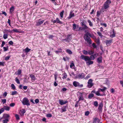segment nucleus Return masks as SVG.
I'll return each instance as SVG.
<instances>
[{
  "label": "nucleus",
  "mask_w": 123,
  "mask_h": 123,
  "mask_svg": "<svg viewBox=\"0 0 123 123\" xmlns=\"http://www.w3.org/2000/svg\"><path fill=\"white\" fill-rule=\"evenodd\" d=\"M66 52L69 54H72V52L70 49H67L66 50Z\"/></svg>",
  "instance_id": "nucleus-29"
},
{
  "label": "nucleus",
  "mask_w": 123,
  "mask_h": 123,
  "mask_svg": "<svg viewBox=\"0 0 123 123\" xmlns=\"http://www.w3.org/2000/svg\"><path fill=\"white\" fill-rule=\"evenodd\" d=\"M9 121L8 118L5 119L3 120L2 122L3 123H7V122Z\"/></svg>",
  "instance_id": "nucleus-28"
},
{
  "label": "nucleus",
  "mask_w": 123,
  "mask_h": 123,
  "mask_svg": "<svg viewBox=\"0 0 123 123\" xmlns=\"http://www.w3.org/2000/svg\"><path fill=\"white\" fill-rule=\"evenodd\" d=\"M8 32L11 33L12 32V31H10L6 29H5L3 31V33L5 34H7L8 33Z\"/></svg>",
  "instance_id": "nucleus-15"
},
{
  "label": "nucleus",
  "mask_w": 123,
  "mask_h": 123,
  "mask_svg": "<svg viewBox=\"0 0 123 123\" xmlns=\"http://www.w3.org/2000/svg\"><path fill=\"white\" fill-rule=\"evenodd\" d=\"M100 120L98 118H95L94 119L93 123H98L100 122Z\"/></svg>",
  "instance_id": "nucleus-12"
},
{
  "label": "nucleus",
  "mask_w": 123,
  "mask_h": 123,
  "mask_svg": "<svg viewBox=\"0 0 123 123\" xmlns=\"http://www.w3.org/2000/svg\"><path fill=\"white\" fill-rule=\"evenodd\" d=\"M83 54L86 55H87L88 53V52L85 50H83Z\"/></svg>",
  "instance_id": "nucleus-38"
},
{
  "label": "nucleus",
  "mask_w": 123,
  "mask_h": 123,
  "mask_svg": "<svg viewBox=\"0 0 123 123\" xmlns=\"http://www.w3.org/2000/svg\"><path fill=\"white\" fill-rule=\"evenodd\" d=\"M3 108L4 109V110H5L7 111H9L10 108V107L7 106H4Z\"/></svg>",
  "instance_id": "nucleus-22"
},
{
  "label": "nucleus",
  "mask_w": 123,
  "mask_h": 123,
  "mask_svg": "<svg viewBox=\"0 0 123 123\" xmlns=\"http://www.w3.org/2000/svg\"><path fill=\"white\" fill-rule=\"evenodd\" d=\"M84 39L89 44H91L92 43V41L91 39L89 37H84Z\"/></svg>",
  "instance_id": "nucleus-5"
},
{
  "label": "nucleus",
  "mask_w": 123,
  "mask_h": 123,
  "mask_svg": "<svg viewBox=\"0 0 123 123\" xmlns=\"http://www.w3.org/2000/svg\"><path fill=\"white\" fill-rule=\"evenodd\" d=\"M103 106V105L102 103H100L99 104L98 108V109L99 111L101 112L102 111V107Z\"/></svg>",
  "instance_id": "nucleus-13"
},
{
  "label": "nucleus",
  "mask_w": 123,
  "mask_h": 123,
  "mask_svg": "<svg viewBox=\"0 0 123 123\" xmlns=\"http://www.w3.org/2000/svg\"><path fill=\"white\" fill-rule=\"evenodd\" d=\"M13 43L12 41H10L9 42V44L11 45H12Z\"/></svg>",
  "instance_id": "nucleus-62"
},
{
  "label": "nucleus",
  "mask_w": 123,
  "mask_h": 123,
  "mask_svg": "<svg viewBox=\"0 0 123 123\" xmlns=\"http://www.w3.org/2000/svg\"><path fill=\"white\" fill-rule=\"evenodd\" d=\"M90 77V74H88L85 78L86 80H87Z\"/></svg>",
  "instance_id": "nucleus-48"
},
{
  "label": "nucleus",
  "mask_w": 123,
  "mask_h": 123,
  "mask_svg": "<svg viewBox=\"0 0 123 123\" xmlns=\"http://www.w3.org/2000/svg\"><path fill=\"white\" fill-rule=\"evenodd\" d=\"M73 67H74V64L73 63H71L70 65V68H72Z\"/></svg>",
  "instance_id": "nucleus-52"
},
{
  "label": "nucleus",
  "mask_w": 123,
  "mask_h": 123,
  "mask_svg": "<svg viewBox=\"0 0 123 123\" xmlns=\"http://www.w3.org/2000/svg\"><path fill=\"white\" fill-rule=\"evenodd\" d=\"M85 76V74L83 73H82L78 74L77 76V78L82 79L84 78Z\"/></svg>",
  "instance_id": "nucleus-6"
},
{
  "label": "nucleus",
  "mask_w": 123,
  "mask_h": 123,
  "mask_svg": "<svg viewBox=\"0 0 123 123\" xmlns=\"http://www.w3.org/2000/svg\"><path fill=\"white\" fill-rule=\"evenodd\" d=\"M59 103L61 105H62L66 104L68 102L67 101L64 102L63 101L62 99L59 100Z\"/></svg>",
  "instance_id": "nucleus-9"
},
{
  "label": "nucleus",
  "mask_w": 123,
  "mask_h": 123,
  "mask_svg": "<svg viewBox=\"0 0 123 123\" xmlns=\"http://www.w3.org/2000/svg\"><path fill=\"white\" fill-rule=\"evenodd\" d=\"M63 77H62V78L63 79H64L66 78L67 77V75L66 73H65L63 74Z\"/></svg>",
  "instance_id": "nucleus-37"
},
{
  "label": "nucleus",
  "mask_w": 123,
  "mask_h": 123,
  "mask_svg": "<svg viewBox=\"0 0 123 123\" xmlns=\"http://www.w3.org/2000/svg\"><path fill=\"white\" fill-rule=\"evenodd\" d=\"M5 44V43L4 41H3L2 42V44L1 45V47H3L4 45Z\"/></svg>",
  "instance_id": "nucleus-63"
},
{
  "label": "nucleus",
  "mask_w": 123,
  "mask_h": 123,
  "mask_svg": "<svg viewBox=\"0 0 123 123\" xmlns=\"http://www.w3.org/2000/svg\"><path fill=\"white\" fill-rule=\"evenodd\" d=\"M102 57L101 56H100L97 59V62L99 63H101L102 62Z\"/></svg>",
  "instance_id": "nucleus-18"
},
{
  "label": "nucleus",
  "mask_w": 123,
  "mask_h": 123,
  "mask_svg": "<svg viewBox=\"0 0 123 123\" xmlns=\"http://www.w3.org/2000/svg\"><path fill=\"white\" fill-rule=\"evenodd\" d=\"M89 114V112L88 111H86L85 113V115L86 116H88Z\"/></svg>",
  "instance_id": "nucleus-50"
},
{
  "label": "nucleus",
  "mask_w": 123,
  "mask_h": 123,
  "mask_svg": "<svg viewBox=\"0 0 123 123\" xmlns=\"http://www.w3.org/2000/svg\"><path fill=\"white\" fill-rule=\"evenodd\" d=\"M62 51V49H58L57 51H55V52L57 54L59 53H60Z\"/></svg>",
  "instance_id": "nucleus-33"
},
{
  "label": "nucleus",
  "mask_w": 123,
  "mask_h": 123,
  "mask_svg": "<svg viewBox=\"0 0 123 123\" xmlns=\"http://www.w3.org/2000/svg\"><path fill=\"white\" fill-rule=\"evenodd\" d=\"M39 102V100L38 99H36L35 100V102L37 104Z\"/></svg>",
  "instance_id": "nucleus-64"
},
{
  "label": "nucleus",
  "mask_w": 123,
  "mask_h": 123,
  "mask_svg": "<svg viewBox=\"0 0 123 123\" xmlns=\"http://www.w3.org/2000/svg\"><path fill=\"white\" fill-rule=\"evenodd\" d=\"M92 46L94 48H96L97 47V46L94 43H93L92 44Z\"/></svg>",
  "instance_id": "nucleus-61"
},
{
  "label": "nucleus",
  "mask_w": 123,
  "mask_h": 123,
  "mask_svg": "<svg viewBox=\"0 0 123 123\" xmlns=\"http://www.w3.org/2000/svg\"><path fill=\"white\" fill-rule=\"evenodd\" d=\"M54 37V36L53 35H49L48 37L49 38L52 39Z\"/></svg>",
  "instance_id": "nucleus-58"
},
{
  "label": "nucleus",
  "mask_w": 123,
  "mask_h": 123,
  "mask_svg": "<svg viewBox=\"0 0 123 123\" xmlns=\"http://www.w3.org/2000/svg\"><path fill=\"white\" fill-rule=\"evenodd\" d=\"M22 103L24 105L29 106L30 104L29 102V100L26 97L24 98L23 99Z\"/></svg>",
  "instance_id": "nucleus-3"
},
{
  "label": "nucleus",
  "mask_w": 123,
  "mask_h": 123,
  "mask_svg": "<svg viewBox=\"0 0 123 123\" xmlns=\"http://www.w3.org/2000/svg\"><path fill=\"white\" fill-rule=\"evenodd\" d=\"M56 23H58L60 24H62V22L61 21H60V20L58 18H57L55 20Z\"/></svg>",
  "instance_id": "nucleus-23"
},
{
  "label": "nucleus",
  "mask_w": 123,
  "mask_h": 123,
  "mask_svg": "<svg viewBox=\"0 0 123 123\" xmlns=\"http://www.w3.org/2000/svg\"><path fill=\"white\" fill-rule=\"evenodd\" d=\"M84 99L83 97L82 96H80L79 98V101L81 100H83Z\"/></svg>",
  "instance_id": "nucleus-41"
},
{
  "label": "nucleus",
  "mask_w": 123,
  "mask_h": 123,
  "mask_svg": "<svg viewBox=\"0 0 123 123\" xmlns=\"http://www.w3.org/2000/svg\"><path fill=\"white\" fill-rule=\"evenodd\" d=\"M97 17H98L100 15V12H99V11H98L97 12Z\"/></svg>",
  "instance_id": "nucleus-57"
},
{
  "label": "nucleus",
  "mask_w": 123,
  "mask_h": 123,
  "mask_svg": "<svg viewBox=\"0 0 123 123\" xmlns=\"http://www.w3.org/2000/svg\"><path fill=\"white\" fill-rule=\"evenodd\" d=\"M94 96V95L92 93H91L88 96V98L90 99H91Z\"/></svg>",
  "instance_id": "nucleus-31"
},
{
  "label": "nucleus",
  "mask_w": 123,
  "mask_h": 123,
  "mask_svg": "<svg viewBox=\"0 0 123 123\" xmlns=\"http://www.w3.org/2000/svg\"><path fill=\"white\" fill-rule=\"evenodd\" d=\"M97 33L98 35L100 36L101 38H102L103 37V35L100 32H97Z\"/></svg>",
  "instance_id": "nucleus-39"
},
{
  "label": "nucleus",
  "mask_w": 123,
  "mask_h": 123,
  "mask_svg": "<svg viewBox=\"0 0 123 123\" xmlns=\"http://www.w3.org/2000/svg\"><path fill=\"white\" fill-rule=\"evenodd\" d=\"M111 0H107L104 3L103 5V7H104L105 9L108 8L109 7V5L111 3Z\"/></svg>",
  "instance_id": "nucleus-2"
},
{
  "label": "nucleus",
  "mask_w": 123,
  "mask_h": 123,
  "mask_svg": "<svg viewBox=\"0 0 123 123\" xmlns=\"http://www.w3.org/2000/svg\"><path fill=\"white\" fill-rule=\"evenodd\" d=\"M81 24L82 26V29L81 30H84L86 29H89L88 27L84 23H81Z\"/></svg>",
  "instance_id": "nucleus-8"
},
{
  "label": "nucleus",
  "mask_w": 123,
  "mask_h": 123,
  "mask_svg": "<svg viewBox=\"0 0 123 123\" xmlns=\"http://www.w3.org/2000/svg\"><path fill=\"white\" fill-rule=\"evenodd\" d=\"M15 80L17 83L18 84H20V82L19 81V80L18 79L17 77L15 79Z\"/></svg>",
  "instance_id": "nucleus-34"
},
{
  "label": "nucleus",
  "mask_w": 123,
  "mask_h": 123,
  "mask_svg": "<svg viewBox=\"0 0 123 123\" xmlns=\"http://www.w3.org/2000/svg\"><path fill=\"white\" fill-rule=\"evenodd\" d=\"M94 105L96 107L98 106V103L97 101H96L94 102Z\"/></svg>",
  "instance_id": "nucleus-45"
},
{
  "label": "nucleus",
  "mask_w": 123,
  "mask_h": 123,
  "mask_svg": "<svg viewBox=\"0 0 123 123\" xmlns=\"http://www.w3.org/2000/svg\"><path fill=\"white\" fill-rule=\"evenodd\" d=\"M80 58L82 59L85 60L86 62H87L88 61H90L91 60H94L95 58L94 56L93 55H91L90 56V57L87 56L82 55L80 56Z\"/></svg>",
  "instance_id": "nucleus-1"
},
{
  "label": "nucleus",
  "mask_w": 123,
  "mask_h": 123,
  "mask_svg": "<svg viewBox=\"0 0 123 123\" xmlns=\"http://www.w3.org/2000/svg\"><path fill=\"white\" fill-rule=\"evenodd\" d=\"M66 106H65L64 108L62 109V112L65 111H66Z\"/></svg>",
  "instance_id": "nucleus-46"
},
{
  "label": "nucleus",
  "mask_w": 123,
  "mask_h": 123,
  "mask_svg": "<svg viewBox=\"0 0 123 123\" xmlns=\"http://www.w3.org/2000/svg\"><path fill=\"white\" fill-rule=\"evenodd\" d=\"M88 53L90 55H91L93 54L94 52L92 51H88Z\"/></svg>",
  "instance_id": "nucleus-35"
},
{
  "label": "nucleus",
  "mask_w": 123,
  "mask_h": 123,
  "mask_svg": "<svg viewBox=\"0 0 123 123\" xmlns=\"http://www.w3.org/2000/svg\"><path fill=\"white\" fill-rule=\"evenodd\" d=\"M20 111L21 112V115L22 116H23L25 112V110L24 109H23Z\"/></svg>",
  "instance_id": "nucleus-26"
},
{
  "label": "nucleus",
  "mask_w": 123,
  "mask_h": 123,
  "mask_svg": "<svg viewBox=\"0 0 123 123\" xmlns=\"http://www.w3.org/2000/svg\"><path fill=\"white\" fill-rule=\"evenodd\" d=\"M15 117L16 118V119L17 120H19L20 119L19 117V116L17 114H15Z\"/></svg>",
  "instance_id": "nucleus-40"
},
{
  "label": "nucleus",
  "mask_w": 123,
  "mask_h": 123,
  "mask_svg": "<svg viewBox=\"0 0 123 123\" xmlns=\"http://www.w3.org/2000/svg\"><path fill=\"white\" fill-rule=\"evenodd\" d=\"M47 52L48 53V56H50L51 55V53L50 52V51L47 50Z\"/></svg>",
  "instance_id": "nucleus-56"
},
{
  "label": "nucleus",
  "mask_w": 123,
  "mask_h": 123,
  "mask_svg": "<svg viewBox=\"0 0 123 123\" xmlns=\"http://www.w3.org/2000/svg\"><path fill=\"white\" fill-rule=\"evenodd\" d=\"M112 40H107L106 41V43L107 46L109 45L110 44V43L112 42Z\"/></svg>",
  "instance_id": "nucleus-20"
},
{
  "label": "nucleus",
  "mask_w": 123,
  "mask_h": 123,
  "mask_svg": "<svg viewBox=\"0 0 123 123\" xmlns=\"http://www.w3.org/2000/svg\"><path fill=\"white\" fill-rule=\"evenodd\" d=\"M14 8L13 6H12L10 8V13L12 14V13L13 11H14Z\"/></svg>",
  "instance_id": "nucleus-21"
},
{
  "label": "nucleus",
  "mask_w": 123,
  "mask_h": 123,
  "mask_svg": "<svg viewBox=\"0 0 123 123\" xmlns=\"http://www.w3.org/2000/svg\"><path fill=\"white\" fill-rule=\"evenodd\" d=\"M79 83L77 81H74L73 82V84L74 86L75 87L78 86L79 85Z\"/></svg>",
  "instance_id": "nucleus-14"
},
{
  "label": "nucleus",
  "mask_w": 123,
  "mask_h": 123,
  "mask_svg": "<svg viewBox=\"0 0 123 123\" xmlns=\"http://www.w3.org/2000/svg\"><path fill=\"white\" fill-rule=\"evenodd\" d=\"M18 73L17 74L19 75L21 74V70L19 69H18L17 71Z\"/></svg>",
  "instance_id": "nucleus-42"
},
{
  "label": "nucleus",
  "mask_w": 123,
  "mask_h": 123,
  "mask_svg": "<svg viewBox=\"0 0 123 123\" xmlns=\"http://www.w3.org/2000/svg\"><path fill=\"white\" fill-rule=\"evenodd\" d=\"M10 117L9 115L7 114H4L3 115V117L5 118V119H6L7 118H8L9 117Z\"/></svg>",
  "instance_id": "nucleus-19"
},
{
  "label": "nucleus",
  "mask_w": 123,
  "mask_h": 123,
  "mask_svg": "<svg viewBox=\"0 0 123 123\" xmlns=\"http://www.w3.org/2000/svg\"><path fill=\"white\" fill-rule=\"evenodd\" d=\"M7 93L6 92H5L3 94V96L5 97H6L7 95Z\"/></svg>",
  "instance_id": "nucleus-60"
},
{
  "label": "nucleus",
  "mask_w": 123,
  "mask_h": 123,
  "mask_svg": "<svg viewBox=\"0 0 123 123\" xmlns=\"http://www.w3.org/2000/svg\"><path fill=\"white\" fill-rule=\"evenodd\" d=\"M10 56L9 55L6 57L5 60H7L9 59L10 58Z\"/></svg>",
  "instance_id": "nucleus-51"
},
{
  "label": "nucleus",
  "mask_w": 123,
  "mask_h": 123,
  "mask_svg": "<svg viewBox=\"0 0 123 123\" xmlns=\"http://www.w3.org/2000/svg\"><path fill=\"white\" fill-rule=\"evenodd\" d=\"M100 91L99 90L98 91L96 92H95V94L96 95L98 96H102V95L100 93Z\"/></svg>",
  "instance_id": "nucleus-25"
},
{
  "label": "nucleus",
  "mask_w": 123,
  "mask_h": 123,
  "mask_svg": "<svg viewBox=\"0 0 123 123\" xmlns=\"http://www.w3.org/2000/svg\"><path fill=\"white\" fill-rule=\"evenodd\" d=\"M1 101L3 104H4L6 103V99H1Z\"/></svg>",
  "instance_id": "nucleus-47"
},
{
  "label": "nucleus",
  "mask_w": 123,
  "mask_h": 123,
  "mask_svg": "<svg viewBox=\"0 0 123 123\" xmlns=\"http://www.w3.org/2000/svg\"><path fill=\"white\" fill-rule=\"evenodd\" d=\"M7 37L8 35L7 34H4L3 36V37L4 39H6L7 38Z\"/></svg>",
  "instance_id": "nucleus-36"
},
{
  "label": "nucleus",
  "mask_w": 123,
  "mask_h": 123,
  "mask_svg": "<svg viewBox=\"0 0 123 123\" xmlns=\"http://www.w3.org/2000/svg\"><path fill=\"white\" fill-rule=\"evenodd\" d=\"M47 116L48 117H52V115L51 114H47Z\"/></svg>",
  "instance_id": "nucleus-59"
},
{
  "label": "nucleus",
  "mask_w": 123,
  "mask_h": 123,
  "mask_svg": "<svg viewBox=\"0 0 123 123\" xmlns=\"http://www.w3.org/2000/svg\"><path fill=\"white\" fill-rule=\"evenodd\" d=\"M113 33L112 35H111V37H113L115 36V35L114 33V30L113 29Z\"/></svg>",
  "instance_id": "nucleus-44"
},
{
  "label": "nucleus",
  "mask_w": 123,
  "mask_h": 123,
  "mask_svg": "<svg viewBox=\"0 0 123 123\" xmlns=\"http://www.w3.org/2000/svg\"><path fill=\"white\" fill-rule=\"evenodd\" d=\"M31 50V49H29L28 47H27L24 50V51L26 53H27Z\"/></svg>",
  "instance_id": "nucleus-24"
},
{
  "label": "nucleus",
  "mask_w": 123,
  "mask_h": 123,
  "mask_svg": "<svg viewBox=\"0 0 123 123\" xmlns=\"http://www.w3.org/2000/svg\"><path fill=\"white\" fill-rule=\"evenodd\" d=\"M4 111V109L3 108H1L0 110V114Z\"/></svg>",
  "instance_id": "nucleus-54"
},
{
  "label": "nucleus",
  "mask_w": 123,
  "mask_h": 123,
  "mask_svg": "<svg viewBox=\"0 0 123 123\" xmlns=\"http://www.w3.org/2000/svg\"><path fill=\"white\" fill-rule=\"evenodd\" d=\"M88 22L89 23V25L91 26H92L93 25V23L91 22V21L89 20H87Z\"/></svg>",
  "instance_id": "nucleus-30"
},
{
  "label": "nucleus",
  "mask_w": 123,
  "mask_h": 123,
  "mask_svg": "<svg viewBox=\"0 0 123 123\" xmlns=\"http://www.w3.org/2000/svg\"><path fill=\"white\" fill-rule=\"evenodd\" d=\"M15 105V104L14 103H12L10 105V106L11 107H13Z\"/></svg>",
  "instance_id": "nucleus-53"
},
{
  "label": "nucleus",
  "mask_w": 123,
  "mask_h": 123,
  "mask_svg": "<svg viewBox=\"0 0 123 123\" xmlns=\"http://www.w3.org/2000/svg\"><path fill=\"white\" fill-rule=\"evenodd\" d=\"M73 30H74L76 29V24H73Z\"/></svg>",
  "instance_id": "nucleus-43"
},
{
  "label": "nucleus",
  "mask_w": 123,
  "mask_h": 123,
  "mask_svg": "<svg viewBox=\"0 0 123 123\" xmlns=\"http://www.w3.org/2000/svg\"><path fill=\"white\" fill-rule=\"evenodd\" d=\"M86 64L87 65H89L92 64L93 63V62L90 61H87L86 62Z\"/></svg>",
  "instance_id": "nucleus-17"
},
{
  "label": "nucleus",
  "mask_w": 123,
  "mask_h": 123,
  "mask_svg": "<svg viewBox=\"0 0 123 123\" xmlns=\"http://www.w3.org/2000/svg\"><path fill=\"white\" fill-rule=\"evenodd\" d=\"M87 31L86 30H85V32L86 33L84 35V36L85 37H88V36H89L90 37H91V34L88 32H86Z\"/></svg>",
  "instance_id": "nucleus-16"
},
{
  "label": "nucleus",
  "mask_w": 123,
  "mask_h": 123,
  "mask_svg": "<svg viewBox=\"0 0 123 123\" xmlns=\"http://www.w3.org/2000/svg\"><path fill=\"white\" fill-rule=\"evenodd\" d=\"M107 88L105 87H104L102 89H99V90H100L101 91L103 92L105 91V90Z\"/></svg>",
  "instance_id": "nucleus-32"
},
{
  "label": "nucleus",
  "mask_w": 123,
  "mask_h": 123,
  "mask_svg": "<svg viewBox=\"0 0 123 123\" xmlns=\"http://www.w3.org/2000/svg\"><path fill=\"white\" fill-rule=\"evenodd\" d=\"M11 87L13 89H15V87L14 84H12L11 85Z\"/></svg>",
  "instance_id": "nucleus-55"
},
{
  "label": "nucleus",
  "mask_w": 123,
  "mask_h": 123,
  "mask_svg": "<svg viewBox=\"0 0 123 123\" xmlns=\"http://www.w3.org/2000/svg\"><path fill=\"white\" fill-rule=\"evenodd\" d=\"M30 76L31 79V80L32 82H33L36 79V78L34 75L32 74H31L30 75Z\"/></svg>",
  "instance_id": "nucleus-11"
},
{
  "label": "nucleus",
  "mask_w": 123,
  "mask_h": 123,
  "mask_svg": "<svg viewBox=\"0 0 123 123\" xmlns=\"http://www.w3.org/2000/svg\"><path fill=\"white\" fill-rule=\"evenodd\" d=\"M64 11L62 10V12H61L60 14V17L61 18H62L63 17V14L64 13Z\"/></svg>",
  "instance_id": "nucleus-27"
},
{
  "label": "nucleus",
  "mask_w": 123,
  "mask_h": 123,
  "mask_svg": "<svg viewBox=\"0 0 123 123\" xmlns=\"http://www.w3.org/2000/svg\"><path fill=\"white\" fill-rule=\"evenodd\" d=\"M92 79H89L87 82V86L89 88L91 87L94 85L93 83H92Z\"/></svg>",
  "instance_id": "nucleus-4"
},
{
  "label": "nucleus",
  "mask_w": 123,
  "mask_h": 123,
  "mask_svg": "<svg viewBox=\"0 0 123 123\" xmlns=\"http://www.w3.org/2000/svg\"><path fill=\"white\" fill-rule=\"evenodd\" d=\"M40 20L39 19L38 20V21L36 23V25L37 26H39L41 24H42L43 22L44 21V20H42V21H40Z\"/></svg>",
  "instance_id": "nucleus-10"
},
{
  "label": "nucleus",
  "mask_w": 123,
  "mask_h": 123,
  "mask_svg": "<svg viewBox=\"0 0 123 123\" xmlns=\"http://www.w3.org/2000/svg\"><path fill=\"white\" fill-rule=\"evenodd\" d=\"M17 93V92L16 91H14L12 92V93L11 94L12 95H14Z\"/></svg>",
  "instance_id": "nucleus-49"
},
{
  "label": "nucleus",
  "mask_w": 123,
  "mask_h": 123,
  "mask_svg": "<svg viewBox=\"0 0 123 123\" xmlns=\"http://www.w3.org/2000/svg\"><path fill=\"white\" fill-rule=\"evenodd\" d=\"M75 16V14L73 12V11H71L70 12L69 16L67 18L68 19H69L71 18L74 17Z\"/></svg>",
  "instance_id": "nucleus-7"
}]
</instances>
